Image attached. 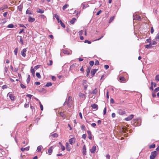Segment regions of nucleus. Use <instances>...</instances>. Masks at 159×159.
<instances>
[{
    "label": "nucleus",
    "mask_w": 159,
    "mask_h": 159,
    "mask_svg": "<svg viewBox=\"0 0 159 159\" xmlns=\"http://www.w3.org/2000/svg\"><path fill=\"white\" fill-rule=\"evenodd\" d=\"M72 104V97H69L68 98V100L66 101L64 103V106L67 105L69 107H71Z\"/></svg>",
    "instance_id": "1"
},
{
    "label": "nucleus",
    "mask_w": 159,
    "mask_h": 159,
    "mask_svg": "<svg viewBox=\"0 0 159 159\" xmlns=\"http://www.w3.org/2000/svg\"><path fill=\"white\" fill-rule=\"evenodd\" d=\"M158 153L155 151L152 152L150 156V159H154Z\"/></svg>",
    "instance_id": "2"
},
{
    "label": "nucleus",
    "mask_w": 159,
    "mask_h": 159,
    "mask_svg": "<svg viewBox=\"0 0 159 159\" xmlns=\"http://www.w3.org/2000/svg\"><path fill=\"white\" fill-rule=\"evenodd\" d=\"M83 84L84 87V90H86L87 89V88L88 86L87 81L86 80H84L83 81Z\"/></svg>",
    "instance_id": "3"
},
{
    "label": "nucleus",
    "mask_w": 159,
    "mask_h": 159,
    "mask_svg": "<svg viewBox=\"0 0 159 159\" xmlns=\"http://www.w3.org/2000/svg\"><path fill=\"white\" fill-rule=\"evenodd\" d=\"M86 146L85 145H84L83 147V148H82V153H83V154L84 156L86 155Z\"/></svg>",
    "instance_id": "4"
},
{
    "label": "nucleus",
    "mask_w": 159,
    "mask_h": 159,
    "mask_svg": "<svg viewBox=\"0 0 159 159\" xmlns=\"http://www.w3.org/2000/svg\"><path fill=\"white\" fill-rule=\"evenodd\" d=\"M134 115H131L129 116L128 117L125 118V120L126 121H129L131 120L134 117Z\"/></svg>",
    "instance_id": "5"
},
{
    "label": "nucleus",
    "mask_w": 159,
    "mask_h": 159,
    "mask_svg": "<svg viewBox=\"0 0 159 159\" xmlns=\"http://www.w3.org/2000/svg\"><path fill=\"white\" fill-rule=\"evenodd\" d=\"M27 50L26 48L23 49L21 51V54L23 57H25L26 56L25 52H26Z\"/></svg>",
    "instance_id": "6"
},
{
    "label": "nucleus",
    "mask_w": 159,
    "mask_h": 159,
    "mask_svg": "<svg viewBox=\"0 0 159 159\" xmlns=\"http://www.w3.org/2000/svg\"><path fill=\"white\" fill-rule=\"evenodd\" d=\"M98 70V69H93L91 71V74L92 77H93L97 71Z\"/></svg>",
    "instance_id": "7"
},
{
    "label": "nucleus",
    "mask_w": 159,
    "mask_h": 159,
    "mask_svg": "<svg viewBox=\"0 0 159 159\" xmlns=\"http://www.w3.org/2000/svg\"><path fill=\"white\" fill-rule=\"evenodd\" d=\"M53 148V146H51L48 149V152L49 155H51L52 152V150Z\"/></svg>",
    "instance_id": "8"
},
{
    "label": "nucleus",
    "mask_w": 159,
    "mask_h": 159,
    "mask_svg": "<svg viewBox=\"0 0 159 159\" xmlns=\"http://www.w3.org/2000/svg\"><path fill=\"white\" fill-rule=\"evenodd\" d=\"M87 132L88 135L89 139L90 140H92L93 139V137L91 131L89 130H87Z\"/></svg>",
    "instance_id": "9"
},
{
    "label": "nucleus",
    "mask_w": 159,
    "mask_h": 159,
    "mask_svg": "<svg viewBox=\"0 0 159 159\" xmlns=\"http://www.w3.org/2000/svg\"><path fill=\"white\" fill-rule=\"evenodd\" d=\"M118 114L121 115H123L125 114L126 113L125 111H124L121 109H119L118 111Z\"/></svg>",
    "instance_id": "10"
},
{
    "label": "nucleus",
    "mask_w": 159,
    "mask_h": 159,
    "mask_svg": "<svg viewBox=\"0 0 159 159\" xmlns=\"http://www.w3.org/2000/svg\"><path fill=\"white\" fill-rule=\"evenodd\" d=\"M79 66V65L77 64H73L71 66V67L72 68H75V67H76L75 69V70L76 71H78L79 70V67H78Z\"/></svg>",
    "instance_id": "11"
},
{
    "label": "nucleus",
    "mask_w": 159,
    "mask_h": 159,
    "mask_svg": "<svg viewBox=\"0 0 159 159\" xmlns=\"http://www.w3.org/2000/svg\"><path fill=\"white\" fill-rule=\"evenodd\" d=\"M96 149V147L95 146H93L90 149V152L92 153H94Z\"/></svg>",
    "instance_id": "12"
},
{
    "label": "nucleus",
    "mask_w": 159,
    "mask_h": 159,
    "mask_svg": "<svg viewBox=\"0 0 159 159\" xmlns=\"http://www.w3.org/2000/svg\"><path fill=\"white\" fill-rule=\"evenodd\" d=\"M8 96L11 100H15V96L12 94L9 93L8 94Z\"/></svg>",
    "instance_id": "13"
},
{
    "label": "nucleus",
    "mask_w": 159,
    "mask_h": 159,
    "mask_svg": "<svg viewBox=\"0 0 159 159\" xmlns=\"http://www.w3.org/2000/svg\"><path fill=\"white\" fill-rule=\"evenodd\" d=\"M35 19L34 18H33L32 17L29 16L28 18V21L29 22H33L35 20Z\"/></svg>",
    "instance_id": "14"
},
{
    "label": "nucleus",
    "mask_w": 159,
    "mask_h": 159,
    "mask_svg": "<svg viewBox=\"0 0 159 159\" xmlns=\"http://www.w3.org/2000/svg\"><path fill=\"white\" fill-rule=\"evenodd\" d=\"M125 78L123 77L120 76L119 78L120 81L121 83L125 82Z\"/></svg>",
    "instance_id": "15"
},
{
    "label": "nucleus",
    "mask_w": 159,
    "mask_h": 159,
    "mask_svg": "<svg viewBox=\"0 0 159 159\" xmlns=\"http://www.w3.org/2000/svg\"><path fill=\"white\" fill-rule=\"evenodd\" d=\"M79 97L82 98H84V99L85 98V95L84 94L82 93H80L79 94Z\"/></svg>",
    "instance_id": "16"
},
{
    "label": "nucleus",
    "mask_w": 159,
    "mask_h": 159,
    "mask_svg": "<svg viewBox=\"0 0 159 159\" xmlns=\"http://www.w3.org/2000/svg\"><path fill=\"white\" fill-rule=\"evenodd\" d=\"M91 107L93 109H96V110H97L98 108V105L96 104L92 105Z\"/></svg>",
    "instance_id": "17"
},
{
    "label": "nucleus",
    "mask_w": 159,
    "mask_h": 159,
    "mask_svg": "<svg viewBox=\"0 0 159 159\" xmlns=\"http://www.w3.org/2000/svg\"><path fill=\"white\" fill-rule=\"evenodd\" d=\"M43 147L40 145L38 147L37 151L38 152H40L41 151Z\"/></svg>",
    "instance_id": "18"
},
{
    "label": "nucleus",
    "mask_w": 159,
    "mask_h": 159,
    "mask_svg": "<svg viewBox=\"0 0 159 159\" xmlns=\"http://www.w3.org/2000/svg\"><path fill=\"white\" fill-rule=\"evenodd\" d=\"M7 8L8 7L7 5H3V6L0 8V11H2L6 9H7Z\"/></svg>",
    "instance_id": "19"
},
{
    "label": "nucleus",
    "mask_w": 159,
    "mask_h": 159,
    "mask_svg": "<svg viewBox=\"0 0 159 159\" xmlns=\"http://www.w3.org/2000/svg\"><path fill=\"white\" fill-rule=\"evenodd\" d=\"M66 150L69 151H70V148L69 147V143L66 142Z\"/></svg>",
    "instance_id": "20"
},
{
    "label": "nucleus",
    "mask_w": 159,
    "mask_h": 159,
    "mask_svg": "<svg viewBox=\"0 0 159 159\" xmlns=\"http://www.w3.org/2000/svg\"><path fill=\"white\" fill-rule=\"evenodd\" d=\"M37 12L38 13L42 14L44 13V10L43 9H41L39 8H38L37 10Z\"/></svg>",
    "instance_id": "21"
},
{
    "label": "nucleus",
    "mask_w": 159,
    "mask_h": 159,
    "mask_svg": "<svg viewBox=\"0 0 159 159\" xmlns=\"http://www.w3.org/2000/svg\"><path fill=\"white\" fill-rule=\"evenodd\" d=\"M26 14H31L32 15L33 13L32 12V11L29 9H27L26 11Z\"/></svg>",
    "instance_id": "22"
},
{
    "label": "nucleus",
    "mask_w": 159,
    "mask_h": 159,
    "mask_svg": "<svg viewBox=\"0 0 159 159\" xmlns=\"http://www.w3.org/2000/svg\"><path fill=\"white\" fill-rule=\"evenodd\" d=\"M74 142V138H71L70 139H69V143L70 144L72 145L73 143V142Z\"/></svg>",
    "instance_id": "23"
},
{
    "label": "nucleus",
    "mask_w": 159,
    "mask_h": 159,
    "mask_svg": "<svg viewBox=\"0 0 159 159\" xmlns=\"http://www.w3.org/2000/svg\"><path fill=\"white\" fill-rule=\"evenodd\" d=\"M17 38H20V42H21V44L22 45H23L24 44V42H23V39H22V37L21 36H17Z\"/></svg>",
    "instance_id": "24"
},
{
    "label": "nucleus",
    "mask_w": 159,
    "mask_h": 159,
    "mask_svg": "<svg viewBox=\"0 0 159 159\" xmlns=\"http://www.w3.org/2000/svg\"><path fill=\"white\" fill-rule=\"evenodd\" d=\"M30 71L33 76H34L35 70L32 67H31Z\"/></svg>",
    "instance_id": "25"
},
{
    "label": "nucleus",
    "mask_w": 159,
    "mask_h": 159,
    "mask_svg": "<svg viewBox=\"0 0 159 159\" xmlns=\"http://www.w3.org/2000/svg\"><path fill=\"white\" fill-rule=\"evenodd\" d=\"M29 147H26L25 148H22L20 149L21 150L22 152H24L25 150L28 151L29 150Z\"/></svg>",
    "instance_id": "26"
},
{
    "label": "nucleus",
    "mask_w": 159,
    "mask_h": 159,
    "mask_svg": "<svg viewBox=\"0 0 159 159\" xmlns=\"http://www.w3.org/2000/svg\"><path fill=\"white\" fill-rule=\"evenodd\" d=\"M63 52L65 54H67V55H69L70 54V52L67 50H66V49L64 50H63Z\"/></svg>",
    "instance_id": "27"
},
{
    "label": "nucleus",
    "mask_w": 159,
    "mask_h": 159,
    "mask_svg": "<svg viewBox=\"0 0 159 159\" xmlns=\"http://www.w3.org/2000/svg\"><path fill=\"white\" fill-rule=\"evenodd\" d=\"M134 17V19H135L138 20H141V17L139 15H136Z\"/></svg>",
    "instance_id": "28"
},
{
    "label": "nucleus",
    "mask_w": 159,
    "mask_h": 159,
    "mask_svg": "<svg viewBox=\"0 0 159 159\" xmlns=\"http://www.w3.org/2000/svg\"><path fill=\"white\" fill-rule=\"evenodd\" d=\"M76 19L75 18H73L72 20L70 21V22L71 24H73L75 21Z\"/></svg>",
    "instance_id": "29"
},
{
    "label": "nucleus",
    "mask_w": 159,
    "mask_h": 159,
    "mask_svg": "<svg viewBox=\"0 0 159 159\" xmlns=\"http://www.w3.org/2000/svg\"><path fill=\"white\" fill-rule=\"evenodd\" d=\"M30 80V75H27V78L26 80V82L27 84L29 83Z\"/></svg>",
    "instance_id": "30"
},
{
    "label": "nucleus",
    "mask_w": 159,
    "mask_h": 159,
    "mask_svg": "<svg viewBox=\"0 0 159 159\" xmlns=\"http://www.w3.org/2000/svg\"><path fill=\"white\" fill-rule=\"evenodd\" d=\"M51 136H52L54 138H57L58 136V135L56 133H55L53 134H51Z\"/></svg>",
    "instance_id": "31"
},
{
    "label": "nucleus",
    "mask_w": 159,
    "mask_h": 159,
    "mask_svg": "<svg viewBox=\"0 0 159 159\" xmlns=\"http://www.w3.org/2000/svg\"><path fill=\"white\" fill-rule=\"evenodd\" d=\"M82 6L83 9H84L86 8L89 7V5L88 4H82Z\"/></svg>",
    "instance_id": "32"
},
{
    "label": "nucleus",
    "mask_w": 159,
    "mask_h": 159,
    "mask_svg": "<svg viewBox=\"0 0 159 159\" xmlns=\"http://www.w3.org/2000/svg\"><path fill=\"white\" fill-rule=\"evenodd\" d=\"M23 8V6L20 5L18 7V9L19 11H22V9Z\"/></svg>",
    "instance_id": "33"
},
{
    "label": "nucleus",
    "mask_w": 159,
    "mask_h": 159,
    "mask_svg": "<svg viewBox=\"0 0 159 159\" xmlns=\"http://www.w3.org/2000/svg\"><path fill=\"white\" fill-rule=\"evenodd\" d=\"M7 28H12L14 27V25L12 24H11L8 25L7 26Z\"/></svg>",
    "instance_id": "34"
},
{
    "label": "nucleus",
    "mask_w": 159,
    "mask_h": 159,
    "mask_svg": "<svg viewBox=\"0 0 159 159\" xmlns=\"http://www.w3.org/2000/svg\"><path fill=\"white\" fill-rule=\"evenodd\" d=\"M59 114L62 117V118H65V115L62 112H60L59 113Z\"/></svg>",
    "instance_id": "35"
},
{
    "label": "nucleus",
    "mask_w": 159,
    "mask_h": 159,
    "mask_svg": "<svg viewBox=\"0 0 159 159\" xmlns=\"http://www.w3.org/2000/svg\"><path fill=\"white\" fill-rule=\"evenodd\" d=\"M155 80L156 81L158 82L159 81V75H157L156 76Z\"/></svg>",
    "instance_id": "36"
},
{
    "label": "nucleus",
    "mask_w": 159,
    "mask_h": 159,
    "mask_svg": "<svg viewBox=\"0 0 159 159\" xmlns=\"http://www.w3.org/2000/svg\"><path fill=\"white\" fill-rule=\"evenodd\" d=\"M69 6V5L68 4H65L62 7V9L63 10H65L67 7Z\"/></svg>",
    "instance_id": "37"
},
{
    "label": "nucleus",
    "mask_w": 159,
    "mask_h": 159,
    "mask_svg": "<svg viewBox=\"0 0 159 159\" xmlns=\"http://www.w3.org/2000/svg\"><path fill=\"white\" fill-rule=\"evenodd\" d=\"M91 69V67H88L86 70L87 73H90Z\"/></svg>",
    "instance_id": "38"
},
{
    "label": "nucleus",
    "mask_w": 159,
    "mask_h": 159,
    "mask_svg": "<svg viewBox=\"0 0 159 159\" xmlns=\"http://www.w3.org/2000/svg\"><path fill=\"white\" fill-rule=\"evenodd\" d=\"M98 91L97 89L95 88L94 90H93L92 92V93L93 94H96L97 93Z\"/></svg>",
    "instance_id": "39"
},
{
    "label": "nucleus",
    "mask_w": 159,
    "mask_h": 159,
    "mask_svg": "<svg viewBox=\"0 0 159 159\" xmlns=\"http://www.w3.org/2000/svg\"><path fill=\"white\" fill-rule=\"evenodd\" d=\"M52 84L51 82L48 83L46 84L45 85L46 87H48L52 86Z\"/></svg>",
    "instance_id": "40"
},
{
    "label": "nucleus",
    "mask_w": 159,
    "mask_h": 159,
    "mask_svg": "<svg viewBox=\"0 0 159 159\" xmlns=\"http://www.w3.org/2000/svg\"><path fill=\"white\" fill-rule=\"evenodd\" d=\"M155 147V144H152L151 145L149 146V148L150 149H151L152 148H154Z\"/></svg>",
    "instance_id": "41"
},
{
    "label": "nucleus",
    "mask_w": 159,
    "mask_h": 159,
    "mask_svg": "<svg viewBox=\"0 0 159 159\" xmlns=\"http://www.w3.org/2000/svg\"><path fill=\"white\" fill-rule=\"evenodd\" d=\"M18 50V48H16L14 51V52L16 55H17V52Z\"/></svg>",
    "instance_id": "42"
},
{
    "label": "nucleus",
    "mask_w": 159,
    "mask_h": 159,
    "mask_svg": "<svg viewBox=\"0 0 159 159\" xmlns=\"http://www.w3.org/2000/svg\"><path fill=\"white\" fill-rule=\"evenodd\" d=\"M114 19V16H112L111 17L109 20V23H111L113 20Z\"/></svg>",
    "instance_id": "43"
},
{
    "label": "nucleus",
    "mask_w": 159,
    "mask_h": 159,
    "mask_svg": "<svg viewBox=\"0 0 159 159\" xmlns=\"http://www.w3.org/2000/svg\"><path fill=\"white\" fill-rule=\"evenodd\" d=\"M36 76L39 78L40 79L41 78V76L39 73L37 72L36 74Z\"/></svg>",
    "instance_id": "44"
},
{
    "label": "nucleus",
    "mask_w": 159,
    "mask_h": 159,
    "mask_svg": "<svg viewBox=\"0 0 159 159\" xmlns=\"http://www.w3.org/2000/svg\"><path fill=\"white\" fill-rule=\"evenodd\" d=\"M155 39L157 41H159V34H157L156 37H155Z\"/></svg>",
    "instance_id": "45"
},
{
    "label": "nucleus",
    "mask_w": 159,
    "mask_h": 159,
    "mask_svg": "<svg viewBox=\"0 0 159 159\" xmlns=\"http://www.w3.org/2000/svg\"><path fill=\"white\" fill-rule=\"evenodd\" d=\"M151 43H150L149 45H145V47L147 48H150L152 46L151 45Z\"/></svg>",
    "instance_id": "46"
},
{
    "label": "nucleus",
    "mask_w": 159,
    "mask_h": 159,
    "mask_svg": "<svg viewBox=\"0 0 159 159\" xmlns=\"http://www.w3.org/2000/svg\"><path fill=\"white\" fill-rule=\"evenodd\" d=\"M52 63H53V62H52V61L51 60H50L49 61V63H48L47 65L48 66H51L52 65Z\"/></svg>",
    "instance_id": "47"
},
{
    "label": "nucleus",
    "mask_w": 159,
    "mask_h": 159,
    "mask_svg": "<svg viewBox=\"0 0 159 159\" xmlns=\"http://www.w3.org/2000/svg\"><path fill=\"white\" fill-rule=\"evenodd\" d=\"M60 21V24L61 25V26L63 27V28H65V25L62 23V21Z\"/></svg>",
    "instance_id": "48"
},
{
    "label": "nucleus",
    "mask_w": 159,
    "mask_h": 159,
    "mask_svg": "<svg viewBox=\"0 0 159 159\" xmlns=\"http://www.w3.org/2000/svg\"><path fill=\"white\" fill-rule=\"evenodd\" d=\"M151 87H150V89L152 90H153V82L152 81H151Z\"/></svg>",
    "instance_id": "49"
},
{
    "label": "nucleus",
    "mask_w": 159,
    "mask_h": 159,
    "mask_svg": "<svg viewBox=\"0 0 159 159\" xmlns=\"http://www.w3.org/2000/svg\"><path fill=\"white\" fill-rule=\"evenodd\" d=\"M81 129L83 130H85V127L84 125H82L81 126Z\"/></svg>",
    "instance_id": "50"
},
{
    "label": "nucleus",
    "mask_w": 159,
    "mask_h": 159,
    "mask_svg": "<svg viewBox=\"0 0 159 159\" xmlns=\"http://www.w3.org/2000/svg\"><path fill=\"white\" fill-rule=\"evenodd\" d=\"M89 64L91 66H93L94 64V62L93 61H89Z\"/></svg>",
    "instance_id": "51"
},
{
    "label": "nucleus",
    "mask_w": 159,
    "mask_h": 159,
    "mask_svg": "<svg viewBox=\"0 0 159 159\" xmlns=\"http://www.w3.org/2000/svg\"><path fill=\"white\" fill-rule=\"evenodd\" d=\"M151 43V44L152 45H155L157 44V42L154 40Z\"/></svg>",
    "instance_id": "52"
},
{
    "label": "nucleus",
    "mask_w": 159,
    "mask_h": 159,
    "mask_svg": "<svg viewBox=\"0 0 159 159\" xmlns=\"http://www.w3.org/2000/svg\"><path fill=\"white\" fill-rule=\"evenodd\" d=\"M29 104L28 102L27 103H25V104L24 107L25 108H28L29 107Z\"/></svg>",
    "instance_id": "53"
},
{
    "label": "nucleus",
    "mask_w": 159,
    "mask_h": 159,
    "mask_svg": "<svg viewBox=\"0 0 159 159\" xmlns=\"http://www.w3.org/2000/svg\"><path fill=\"white\" fill-rule=\"evenodd\" d=\"M86 137L87 135L86 134H84L82 135V138L84 139H85L86 138Z\"/></svg>",
    "instance_id": "54"
},
{
    "label": "nucleus",
    "mask_w": 159,
    "mask_h": 159,
    "mask_svg": "<svg viewBox=\"0 0 159 159\" xmlns=\"http://www.w3.org/2000/svg\"><path fill=\"white\" fill-rule=\"evenodd\" d=\"M106 111H107V108L106 107H105L103 111V115H105L106 114Z\"/></svg>",
    "instance_id": "55"
},
{
    "label": "nucleus",
    "mask_w": 159,
    "mask_h": 159,
    "mask_svg": "<svg viewBox=\"0 0 159 159\" xmlns=\"http://www.w3.org/2000/svg\"><path fill=\"white\" fill-rule=\"evenodd\" d=\"M61 148L63 151L65 150V146L63 145L61 146Z\"/></svg>",
    "instance_id": "56"
},
{
    "label": "nucleus",
    "mask_w": 159,
    "mask_h": 159,
    "mask_svg": "<svg viewBox=\"0 0 159 159\" xmlns=\"http://www.w3.org/2000/svg\"><path fill=\"white\" fill-rule=\"evenodd\" d=\"M122 129L124 133L126 132V128L125 127H124L122 128Z\"/></svg>",
    "instance_id": "57"
},
{
    "label": "nucleus",
    "mask_w": 159,
    "mask_h": 159,
    "mask_svg": "<svg viewBox=\"0 0 159 159\" xmlns=\"http://www.w3.org/2000/svg\"><path fill=\"white\" fill-rule=\"evenodd\" d=\"M20 86V87L22 89H25L26 88L25 86L22 84H21Z\"/></svg>",
    "instance_id": "58"
},
{
    "label": "nucleus",
    "mask_w": 159,
    "mask_h": 159,
    "mask_svg": "<svg viewBox=\"0 0 159 159\" xmlns=\"http://www.w3.org/2000/svg\"><path fill=\"white\" fill-rule=\"evenodd\" d=\"M8 66H5V68H4V70H5V72L7 73V71H8Z\"/></svg>",
    "instance_id": "59"
},
{
    "label": "nucleus",
    "mask_w": 159,
    "mask_h": 159,
    "mask_svg": "<svg viewBox=\"0 0 159 159\" xmlns=\"http://www.w3.org/2000/svg\"><path fill=\"white\" fill-rule=\"evenodd\" d=\"M79 35L80 36H81L83 33V30H81V31H80L79 32Z\"/></svg>",
    "instance_id": "60"
},
{
    "label": "nucleus",
    "mask_w": 159,
    "mask_h": 159,
    "mask_svg": "<svg viewBox=\"0 0 159 159\" xmlns=\"http://www.w3.org/2000/svg\"><path fill=\"white\" fill-rule=\"evenodd\" d=\"M159 91V87L156 88L154 90L155 93H156Z\"/></svg>",
    "instance_id": "61"
},
{
    "label": "nucleus",
    "mask_w": 159,
    "mask_h": 159,
    "mask_svg": "<svg viewBox=\"0 0 159 159\" xmlns=\"http://www.w3.org/2000/svg\"><path fill=\"white\" fill-rule=\"evenodd\" d=\"M84 42L85 43H87L89 44H91V42L90 41H89L88 40H85L84 41Z\"/></svg>",
    "instance_id": "62"
},
{
    "label": "nucleus",
    "mask_w": 159,
    "mask_h": 159,
    "mask_svg": "<svg viewBox=\"0 0 159 159\" xmlns=\"http://www.w3.org/2000/svg\"><path fill=\"white\" fill-rule=\"evenodd\" d=\"M40 65H38L34 67V68L36 70H37L40 67Z\"/></svg>",
    "instance_id": "63"
},
{
    "label": "nucleus",
    "mask_w": 159,
    "mask_h": 159,
    "mask_svg": "<svg viewBox=\"0 0 159 159\" xmlns=\"http://www.w3.org/2000/svg\"><path fill=\"white\" fill-rule=\"evenodd\" d=\"M104 68L106 69H107L109 68V66L108 65H104Z\"/></svg>",
    "instance_id": "64"
}]
</instances>
